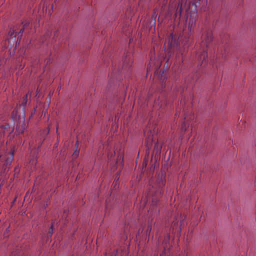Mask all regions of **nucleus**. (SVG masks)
<instances>
[{"label": "nucleus", "instance_id": "f257e3e1", "mask_svg": "<svg viewBox=\"0 0 256 256\" xmlns=\"http://www.w3.org/2000/svg\"><path fill=\"white\" fill-rule=\"evenodd\" d=\"M14 158V152H5L4 154L0 156V161L4 160V164L7 166L10 165L12 162Z\"/></svg>", "mask_w": 256, "mask_h": 256}, {"label": "nucleus", "instance_id": "f03ea898", "mask_svg": "<svg viewBox=\"0 0 256 256\" xmlns=\"http://www.w3.org/2000/svg\"><path fill=\"white\" fill-rule=\"evenodd\" d=\"M202 46L206 47L208 44L212 40V36L211 32H208L204 34L202 36Z\"/></svg>", "mask_w": 256, "mask_h": 256}, {"label": "nucleus", "instance_id": "7ed1b4c3", "mask_svg": "<svg viewBox=\"0 0 256 256\" xmlns=\"http://www.w3.org/2000/svg\"><path fill=\"white\" fill-rule=\"evenodd\" d=\"M14 130V128H10L8 124H6L4 126H2L0 128V136H2L6 134H10V133Z\"/></svg>", "mask_w": 256, "mask_h": 256}, {"label": "nucleus", "instance_id": "20e7f679", "mask_svg": "<svg viewBox=\"0 0 256 256\" xmlns=\"http://www.w3.org/2000/svg\"><path fill=\"white\" fill-rule=\"evenodd\" d=\"M166 44H167L168 48L170 50L174 47L176 42L173 40V36L172 34H170L168 36L166 43L165 44V46Z\"/></svg>", "mask_w": 256, "mask_h": 256}, {"label": "nucleus", "instance_id": "39448f33", "mask_svg": "<svg viewBox=\"0 0 256 256\" xmlns=\"http://www.w3.org/2000/svg\"><path fill=\"white\" fill-rule=\"evenodd\" d=\"M152 134L150 132V134L148 136L146 139V144L148 149L150 148L152 146Z\"/></svg>", "mask_w": 256, "mask_h": 256}, {"label": "nucleus", "instance_id": "423d86ee", "mask_svg": "<svg viewBox=\"0 0 256 256\" xmlns=\"http://www.w3.org/2000/svg\"><path fill=\"white\" fill-rule=\"evenodd\" d=\"M207 54L206 52L204 50L201 54H198V59L202 61V63L204 61L206 58H207Z\"/></svg>", "mask_w": 256, "mask_h": 256}, {"label": "nucleus", "instance_id": "0eeeda50", "mask_svg": "<svg viewBox=\"0 0 256 256\" xmlns=\"http://www.w3.org/2000/svg\"><path fill=\"white\" fill-rule=\"evenodd\" d=\"M18 32H16V30H14V29H12V30H10V32H9V34L12 36L14 34V37H16V34Z\"/></svg>", "mask_w": 256, "mask_h": 256}, {"label": "nucleus", "instance_id": "6e6552de", "mask_svg": "<svg viewBox=\"0 0 256 256\" xmlns=\"http://www.w3.org/2000/svg\"><path fill=\"white\" fill-rule=\"evenodd\" d=\"M16 129L19 133L23 132L24 130V128H22V127L20 128V126H17Z\"/></svg>", "mask_w": 256, "mask_h": 256}, {"label": "nucleus", "instance_id": "1a4fd4ad", "mask_svg": "<svg viewBox=\"0 0 256 256\" xmlns=\"http://www.w3.org/2000/svg\"><path fill=\"white\" fill-rule=\"evenodd\" d=\"M178 6H180V13L181 12V11H182V0L181 2H180L179 4H178Z\"/></svg>", "mask_w": 256, "mask_h": 256}, {"label": "nucleus", "instance_id": "9d476101", "mask_svg": "<svg viewBox=\"0 0 256 256\" xmlns=\"http://www.w3.org/2000/svg\"><path fill=\"white\" fill-rule=\"evenodd\" d=\"M24 27H25V26H26V24H25L24 25ZM24 28H21V29L20 30V32H18V34H20V36H22V32H23V31H24Z\"/></svg>", "mask_w": 256, "mask_h": 256}, {"label": "nucleus", "instance_id": "9b49d317", "mask_svg": "<svg viewBox=\"0 0 256 256\" xmlns=\"http://www.w3.org/2000/svg\"><path fill=\"white\" fill-rule=\"evenodd\" d=\"M156 200H155V198H153L152 199V205L154 206L156 204Z\"/></svg>", "mask_w": 256, "mask_h": 256}, {"label": "nucleus", "instance_id": "f8f14e48", "mask_svg": "<svg viewBox=\"0 0 256 256\" xmlns=\"http://www.w3.org/2000/svg\"><path fill=\"white\" fill-rule=\"evenodd\" d=\"M10 256H20V255L17 253H12Z\"/></svg>", "mask_w": 256, "mask_h": 256}, {"label": "nucleus", "instance_id": "ddd939ff", "mask_svg": "<svg viewBox=\"0 0 256 256\" xmlns=\"http://www.w3.org/2000/svg\"><path fill=\"white\" fill-rule=\"evenodd\" d=\"M148 212H150V213H152V209H150L148 210Z\"/></svg>", "mask_w": 256, "mask_h": 256}, {"label": "nucleus", "instance_id": "4468645a", "mask_svg": "<svg viewBox=\"0 0 256 256\" xmlns=\"http://www.w3.org/2000/svg\"><path fill=\"white\" fill-rule=\"evenodd\" d=\"M50 236L52 234V230H50Z\"/></svg>", "mask_w": 256, "mask_h": 256}, {"label": "nucleus", "instance_id": "2eb2a0df", "mask_svg": "<svg viewBox=\"0 0 256 256\" xmlns=\"http://www.w3.org/2000/svg\"><path fill=\"white\" fill-rule=\"evenodd\" d=\"M76 146H78V142H76Z\"/></svg>", "mask_w": 256, "mask_h": 256}, {"label": "nucleus", "instance_id": "dca6fc26", "mask_svg": "<svg viewBox=\"0 0 256 256\" xmlns=\"http://www.w3.org/2000/svg\"><path fill=\"white\" fill-rule=\"evenodd\" d=\"M26 102H24V105H26Z\"/></svg>", "mask_w": 256, "mask_h": 256}, {"label": "nucleus", "instance_id": "f3484780", "mask_svg": "<svg viewBox=\"0 0 256 256\" xmlns=\"http://www.w3.org/2000/svg\"><path fill=\"white\" fill-rule=\"evenodd\" d=\"M117 181H118V180H116V183L117 182Z\"/></svg>", "mask_w": 256, "mask_h": 256}, {"label": "nucleus", "instance_id": "a211bd4d", "mask_svg": "<svg viewBox=\"0 0 256 256\" xmlns=\"http://www.w3.org/2000/svg\"><path fill=\"white\" fill-rule=\"evenodd\" d=\"M117 181H118V180H116V183L117 182Z\"/></svg>", "mask_w": 256, "mask_h": 256}]
</instances>
